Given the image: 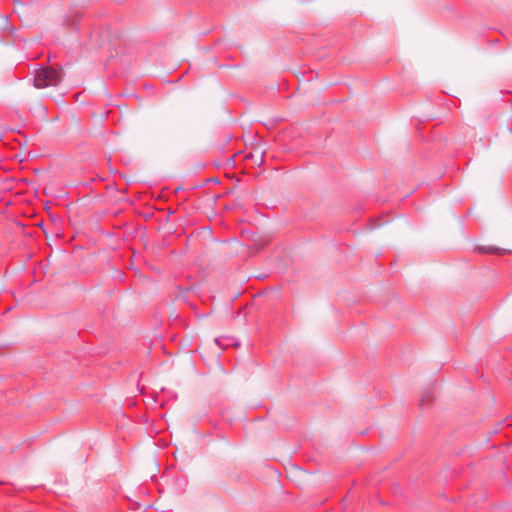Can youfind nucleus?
<instances>
[{
  "label": "nucleus",
  "mask_w": 512,
  "mask_h": 512,
  "mask_svg": "<svg viewBox=\"0 0 512 512\" xmlns=\"http://www.w3.org/2000/svg\"><path fill=\"white\" fill-rule=\"evenodd\" d=\"M486 252H489V253H495V252H499L501 251L499 248H496V247H489L488 249L485 250Z\"/></svg>",
  "instance_id": "f03ea898"
},
{
  "label": "nucleus",
  "mask_w": 512,
  "mask_h": 512,
  "mask_svg": "<svg viewBox=\"0 0 512 512\" xmlns=\"http://www.w3.org/2000/svg\"><path fill=\"white\" fill-rule=\"evenodd\" d=\"M60 81L61 75L52 68H45L40 70L34 78V84L37 88L56 86L60 83Z\"/></svg>",
  "instance_id": "f257e3e1"
}]
</instances>
